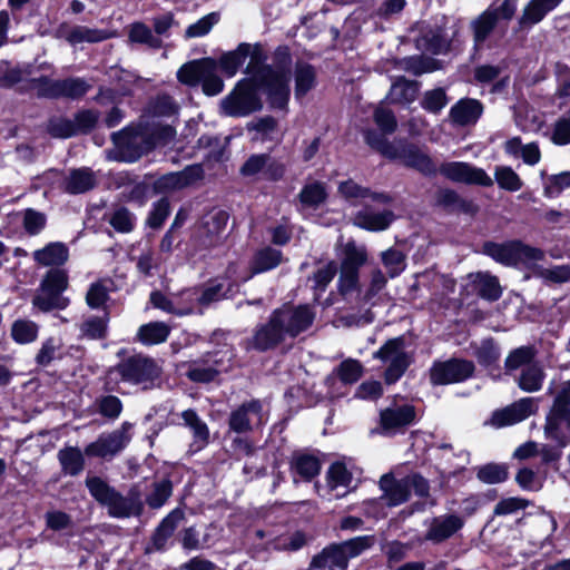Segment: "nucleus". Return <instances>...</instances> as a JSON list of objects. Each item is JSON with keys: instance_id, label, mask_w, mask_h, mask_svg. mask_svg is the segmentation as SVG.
Listing matches in <instances>:
<instances>
[{"instance_id": "obj_1", "label": "nucleus", "mask_w": 570, "mask_h": 570, "mask_svg": "<svg viewBox=\"0 0 570 570\" xmlns=\"http://www.w3.org/2000/svg\"><path fill=\"white\" fill-rule=\"evenodd\" d=\"M370 148L381 154L390 160H401L402 164L412 168L426 177H434L438 171L454 183L491 187L493 180L482 168L475 167L464 161H445L436 167L432 157L423 153L420 147L407 140H402L397 146L389 139H383L382 135L372 132L368 137Z\"/></svg>"}, {"instance_id": "obj_2", "label": "nucleus", "mask_w": 570, "mask_h": 570, "mask_svg": "<svg viewBox=\"0 0 570 570\" xmlns=\"http://www.w3.org/2000/svg\"><path fill=\"white\" fill-rule=\"evenodd\" d=\"M367 262V252L363 246H357L354 240L347 242L342 250L340 268L335 261H328L322 268L316 269L308 278L313 281L312 291L315 301L327 289L331 282L340 271L337 292L346 297L354 292H361L360 271Z\"/></svg>"}, {"instance_id": "obj_3", "label": "nucleus", "mask_w": 570, "mask_h": 570, "mask_svg": "<svg viewBox=\"0 0 570 570\" xmlns=\"http://www.w3.org/2000/svg\"><path fill=\"white\" fill-rule=\"evenodd\" d=\"M176 130L170 125L137 124L128 125L111 134L119 157L124 163H135L158 146H165L174 139Z\"/></svg>"}, {"instance_id": "obj_4", "label": "nucleus", "mask_w": 570, "mask_h": 570, "mask_svg": "<svg viewBox=\"0 0 570 570\" xmlns=\"http://www.w3.org/2000/svg\"><path fill=\"white\" fill-rule=\"evenodd\" d=\"M129 422H124L120 429L110 433H101L98 439L87 444L81 451L78 446L67 445L58 451L57 458L65 475L77 476L86 466L85 456L111 459L121 452L130 441Z\"/></svg>"}, {"instance_id": "obj_5", "label": "nucleus", "mask_w": 570, "mask_h": 570, "mask_svg": "<svg viewBox=\"0 0 570 570\" xmlns=\"http://www.w3.org/2000/svg\"><path fill=\"white\" fill-rule=\"evenodd\" d=\"M232 344H217L214 350L203 353L195 360L181 362L179 368L185 377L196 384L215 382L223 373H227L235 358Z\"/></svg>"}, {"instance_id": "obj_6", "label": "nucleus", "mask_w": 570, "mask_h": 570, "mask_svg": "<svg viewBox=\"0 0 570 570\" xmlns=\"http://www.w3.org/2000/svg\"><path fill=\"white\" fill-rule=\"evenodd\" d=\"M263 107L264 104L258 92L257 81L244 77L220 100L219 112L225 117L244 118L261 111Z\"/></svg>"}, {"instance_id": "obj_7", "label": "nucleus", "mask_w": 570, "mask_h": 570, "mask_svg": "<svg viewBox=\"0 0 570 570\" xmlns=\"http://www.w3.org/2000/svg\"><path fill=\"white\" fill-rule=\"evenodd\" d=\"M216 58L204 57L185 62L177 71V79L188 87L202 86L207 97L219 95L225 87L223 78L217 73Z\"/></svg>"}, {"instance_id": "obj_8", "label": "nucleus", "mask_w": 570, "mask_h": 570, "mask_svg": "<svg viewBox=\"0 0 570 570\" xmlns=\"http://www.w3.org/2000/svg\"><path fill=\"white\" fill-rule=\"evenodd\" d=\"M114 372L120 375V380L134 385H144L145 389L155 386L163 374L161 366L155 358L142 353L132 354L107 371L108 376Z\"/></svg>"}, {"instance_id": "obj_9", "label": "nucleus", "mask_w": 570, "mask_h": 570, "mask_svg": "<svg viewBox=\"0 0 570 570\" xmlns=\"http://www.w3.org/2000/svg\"><path fill=\"white\" fill-rule=\"evenodd\" d=\"M286 307L275 308L267 322L256 325L250 337L245 338L240 346L246 351L265 353L277 348L286 338L284 322L286 321Z\"/></svg>"}, {"instance_id": "obj_10", "label": "nucleus", "mask_w": 570, "mask_h": 570, "mask_svg": "<svg viewBox=\"0 0 570 570\" xmlns=\"http://www.w3.org/2000/svg\"><path fill=\"white\" fill-rule=\"evenodd\" d=\"M289 159L272 153L252 154L240 166L239 174L246 178H256L268 183H279L285 179Z\"/></svg>"}, {"instance_id": "obj_11", "label": "nucleus", "mask_w": 570, "mask_h": 570, "mask_svg": "<svg viewBox=\"0 0 570 570\" xmlns=\"http://www.w3.org/2000/svg\"><path fill=\"white\" fill-rule=\"evenodd\" d=\"M31 88L37 90V97L41 99L68 98L78 100L85 97L91 86L80 77L65 79H51L49 76H40L29 79Z\"/></svg>"}, {"instance_id": "obj_12", "label": "nucleus", "mask_w": 570, "mask_h": 570, "mask_svg": "<svg viewBox=\"0 0 570 570\" xmlns=\"http://www.w3.org/2000/svg\"><path fill=\"white\" fill-rule=\"evenodd\" d=\"M373 357L389 362L384 370L383 380L386 385H393L405 374L413 363V355L405 351L404 336L389 338L376 352Z\"/></svg>"}, {"instance_id": "obj_13", "label": "nucleus", "mask_w": 570, "mask_h": 570, "mask_svg": "<svg viewBox=\"0 0 570 570\" xmlns=\"http://www.w3.org/2000/svg\"><path fill=\"white\" fill-rule=\"evenodd\" d=\"M483 253L505 266H515L519 263L528 264L543 258L542 249L527 245L519 239L503 243L484 242Z\"/></svg>"}, {"instance_id": "obj_14", "label": "nucleus", "mask_w": 570, "mask_h": 570, "mask_svg": "<svg viewBox=\"0 0 570 570\" xmlns=\"http://www.w3.org/2000/svg\"><path fill=\"white\" fill-rule=\"evenodd\" d=\"M474 372L475 365L472 361L451 357L446 361H434L429 370V379L433 386L450 385L468 381Z\"/></svg>"}, {"instance_id": "obj_15", "label": "nucleus", "mask_w": 570, "mask_h": 570, "mask_svg": "<svg viewBox=\"0 0 570 570\" xmlns=\"http://www.w3.org/2000/svg\"><path fill=\"white\" fill-rule=\"evenodd\" d=\"M291 78L276 77L272 75L257 81L259 95L264 92L271 109L285 110L287 109L291 99Z\"/></svg>"}, {"instance_id": "obj_16", "label": "nucleus", "mask_w": 570, "mask_h": 570, "mask_svg": "<svg viewBox=\"0 0 570 570\" xmlns=\"http://www.w3.org/2000/svg\"><path fill=\"white\" fill-rule=\"evenodd\" d=\"M263 404L258 399L243 402L228 415L229 432L238 435L249 433L254 430L253 417L262 419Z\"/></svg>"}, {"instance_id": "obj_17", "label": "nucleus", "mask_w": 570, "mask_h": 570, "mask_svg": "<svg viewBox=\"0 0 570 570\" xmlns=\"http://www.w3.org/2000/svg\"><path fill=\"white\" fill-rule=\"evenodd\" d=\"M561 423H564L570 431V405L553 402L546 417L544 434L547 439L553 440L560 448H566L569 439L561 430Z\"/></svg>"}, {"instance_id": "obj_18", "label": "nucleus", "mask_w": 570, "mask_h": 570, "mask_svg": "<svg viewBox=\"0 0 570 570\" xmlns=\"http://www.w3.org/2000/svg\"><path fill=\"white\" fill-rule=\"evenodd\" d=\"M106 508L108 509V514L117 519L140 517L144 512L140 492L136 488H131L127 495H122L116 490Z\"/></svg>"}, {"instance_id": "obj_19", "label": "nucleus", "mask_w": 570, "mask_h": 570, "mask_svg": "<svg viewBox=\"0 0 570 570\" xmlns=\"http://www.w3.org/2000/svg\"><path fill=\"white\" fill-rule=\"evenodd\" d=\"M286 307V321L284 322V332L291 338H296L299 334L307 331L315 320V313L307 304L293 306L289 303L283 304Z\"/></svg>"}, {"instance_id": "obj_20", "label": "nucleus", "mask_w": 570, "mask_h": 570, "mask_svg": "<svg viewBox=\"0 0 570 570\" xmlns=\"http://www.w3.org/2000/svg\"><path fill=\"white\" fill-rule=\"evenodd\" d=\"M532 413H534L532 399L523 397L502 410H497L492 415V422L494 425L503 428L522 422Z\"/></svg>"}, {"instance_id": "obj_21", "label": "nucleus", "mask_w": 570, "mask_h": 570, "mask_svg": "<svg viewBox=\"0 0 570 570\" xmlns=\"http://www.w3.org/2000/svg\"><path fill=\"white\" fill-rule=\"evenodd\" d=\"M484 110L483 104L474 98H461L450 109L451 121L460 127L475 125Z\"/></svg>"}, {"instance_id": "obj_22", "label": "nucleus", "mask_w": 570, "mask_h": 570, "mask_svg": "<svg viewBox=\"0 0 570 570\" xmlns=\"http://www.w3.org/2000/svg\"><path fill=\"white\" fill-rule=\"evenodd\" d=\"M347 567L348 561L340 542H333L312 558L308 570H325L326 568L346 570Z\"/></svg>"}, {"instance_id": "obj_23", "label": "nucleus", "mask_w": 570, "mask_h": 570, "mask_svg": "<svg viewBox=\"0 0 570 570\" xmlns=\"http://www.w3.org/2000/svg\"><path fill=\"white\" fill-rule=\"evenodd\" d=\"M469 284L466 289L471 288V293L476 294L480 298L488 302H495L502 296V287L499 278L489 272H478L469 275Z\"/></svg>"}, {"instance_id": "obj_24", "label": "nucleus", "mask_w": 570, "mask_h": 570, "mask_svg": "<svg viewBox=\"0 0 570 570\" xmlns=\"http://www.w3.org/2000/svg\"><path fill=\"white\" fill-rule=\"evenodd\" d=\"M285 261L287 259L281 249L266 245L254 252L248 269L250 275L255 276L277 268Z\"/></svg>"}, {"instance_id": "obj_25", "label": "nucleus", "mask_w": 570, "mask_h": 570, "mask_svg": "<svg viewBox=\"0 0 570 570\" xmlns=\"http://www.w3.org/2000/svg\"><path fill=\"white\" fill-rule=\"evenodd\" d=\"M180 515L181 513L178 510H174L159 522L145 548V553L165 552L167 550V542L173 537Z\"/></svg>"}, {"instance_id": "obj_26", "label": "nucleus", "mask_w": 570, "mask_h": 570, "mask_svg": "<svg viewBox=\"0 0 570 570\" xmlns=\"http://www.w3.org/2000/svg\"><path fill=\"white\" fill-rule=\"evenodd\" d=\"M416 410L413 404L386 407L380 413V424L384 431H393L414 424Z\"/></svg>"}, {"instance_id": "obj_27", "label": "nucleus", "mask_w": 570, "mask_h": 570, "mask_svg": "<svg viewBox=\"0 0 570 570\" xmlns=\"http://www.w3.org/2000/svg\"><path fill=\"white\" fill-rule=\"evenodd\" d=\"M321 460L311 453L295 451L289 461V470L294 476H299L305 482H311L321 473Z\"/></svg>"}, {"instance_id": "obj_28", "label": "nucleus", "mask_w": 570, "mask_h": 570, "mask_svg": "<svg viewBox=\"0 0 570 570\" xmlns=\"http://www.w3.org/2000/svg\"><path fill=\"white\" fill-rule=\"evenodd\" d=\"M250 53V43L240 42L236 49L223 52L216 59V68L226 77L233 78Z\"/></svg>"}, {"instance_id": "obj_29", "label": "nucleus", "mask_w": 570, "mask_h": 570, "mask_svg": "<svg viewBox=\"0 0 570 570\" xmlns=\"http://www.w3.org/2000/svg\"><path fill=\"white\" fill-rule=\"evenodd\" d=\"M294 83L295 98H304L317 86L316 68L309 62L297 60L294 66Z\"/></svg>"}, {"instance_id": "obj_30", "label": "nucleus", "mask_w": 570, "mask_h": 570, "mask_svg": "<svg viewBox=\"0 0 570 570\" xmlns=\"http://www.w3.org/2000/svg\"><path fill=\"white\" fill-rule=\"evenodd\" d=\"M380 488L387 500L389 507H396L410 499L406 478L396 479L393 473L383 474L380 479Z\"/></svg>"}, {"instance_id": "obj_31", "label": "nucleus", "mask_w": 570, "mask_h": 570, "mask_svg": "<svg viewBox=\"0 0 570 570\" xmlns=\"http://www.w3.org/2000/svg\"><path fill=\"white\" fill-rule=\"evenodd\" d=\"M249 62L245 68L246 78L259 81L263 78L274 75V67L267 63L268 56L262 43L250 45Z\"/></svg>"}, {"instance_id": "obj_32", "label": "nucleus", "mask_w": 570, "mask_h": 570, "mask_svg": "<svg viewBox=\"0 0 570 570\" xmlns=\"http://www.w3.org/2000/svg\"><path fill=\"white\" fill-rule=\"evenodd\" d=\"M463 525L464 521L459 515L448 514L442 520L434 519L425 537L434 543H441L460 531Z\"/></svg>"}, {"instance_id": "obj_33", "label": "nucleus", "mask_w": 570, "mask_h": 570, "mask_svg": "<svg viewBox=\"0 0 570 570\" xmlns=\"http://www.w3.org/2000/svg\"><path fill=\"white\" fill-rule=\"evenodd\" d=\"M69 258V249L65 243L52 242L33 252V259L41 266H62Z\"/></svg>"}, {"instance_id": "obj_34", "label": "nucleus", "mask_w": 570, "mask_h": 570, "mask_svg": "<svg viewBox=\"0 0 570 570\" xmlns=\"http://www.w3.org/2000/svg\"><path fill=\"white\" fill-rule=\"evenodd\" d=\"M373 121L377 129H366L364 131V141L370 147V139L372 132L382 135L383 139H387V135H392L397 129V120L393 110L384 107H377L373 112Z\"/></svg>"}, {"instance_id": "obj_35", "label": "nucleus", "mask_w": 570, "mask_h": 570, "mask_svg": "<svg viewBox=\"0 0 570 570\" xmlns=\"http://www.w3.org/2000/svg\"><path fill=\"white\" fill-rule=\"evenodd\" d=\"M419 91L420 83L416 80L400 77L391 87V102L402 106L410 105L417 98Z\"/></svg>"}, {"instance_id": "obj_36", "label": "nucleus", "mask_w": 570, "mask_h": 570, "mask_svg": "<svg viewBox=\"0 0 570 570\" xmlns=\"http://www.w3.org/2000/svg\"><path fill=\"white\" fill-rule=\"evenodd\" d=\"M96 186L95 175L90 168L72 169L65 184V191L79 195L91 190Z\"/></svg>"}, {"instance_id": "obj_37", "label": "nucleus", "mask_w": 570, "mask_h": 570, "mask_svg": "<svg viewBox=\"0 0 570 570\" xmlns=\"http://www.w3.org/2000/svg\"><path fill=\"white\" fill-rule=\"evenodd\" d=\"M328 197L326 186L323 181L315 180L303 186L297 195L298 202L305 208H318Z\"/></svg>"}, {"instance_id": "obj_38", "label": "nucleus", "mask_w": 570, "mask_h": 570, "mask_svg": "<svg viewBox=\"0 0 570 570\" xmlns=\"http://www.w3.org/2000/svg\"><path fill=\"white\" fill-rule=\"evenodd\" d=\"M170 327L163 322H150L139 327L137 337L144 345H157L167 341Z\"/></svg>"}, {"instance_id": "obj_39", "label": "nucleus", "mask_w": 570, "mask_h": 570, "mask_svg": "<svg viewBox=\"0 0 570 570\" xmlns=\"http://www.w3.org/2000/svg\"><path fill=\"white\" fill-rule=\"evenodd\" d=\"M497 23L498 17L491 12V8L484 10L471 22L475 46L482 45L489 38Z\"/></svg>"}, {"instance_id": "obj_40", "label": "nucleus", "mask_w": 570, "mask_h": 570, "mask_svg": "<svg viewBox=\"0 0 570 570\" xmlns=\"http://www.w3.org/2000/svg\"><path fill=\"white\" fill-rule=\"evenodd\" d=\"M109 311L105 308L102 316H90L80 326L82 336L88 340H105L108 336Z\"/></svg>"}, {"instance_id": "obj_41", "label": "nucleus", "mask_w": 570, "mask_h": 570, "mask_svg": "<svg viewBox=\"0 0 570 570\" xmlns=\"http://www.w3.org/2000/svg\"><path fill=\"white\" fill-rule=\"evenodd\" d=\"M475 470L476 479L485 484H498L509 479V465L507 463L489 462Z\"/></svg>"}, {"instance_id": "obj_42", "label": "nucleus", "mask_w": 570, "mask_h": 570, "mask_svg": "<svg viewBox=\"0 0 570 570\" xmlns=\"http://www.w3.org/2000/svg\"><path fill=\"white\" fill-rule=\"evenodd\" d=\"M128 40L131 43L146 45L155 50L163 47V40L154 36L151 29L142 21H135L130 24Z\"/></svg>"}, {"instance_id": "obj_43", "label": "nucleus", "mask_w": 570, "mask_h": 570, "mask_svg": "<svg viewBox=\"0 0 570 570\" xmlns=\"http://www.w3.org/2000/svg\"><path fill=\"white\" fill-rule=\"evenodd\" d=\"M181 419L184 420L185 425L190 429L196 443H200L202 446L209 443V429L194 409L183 411Z\"/></svg>"}, {"instance_id": "obj_44", "label": "nucleus", "mask_w": 570, "mask_h": 570, "mask_svg": "<svg viewBox=\"0 0 570 570\" xmlns=\"http://www.w3.org/2000/svg\"><path fill=\"white\" fill-rule=\"evenodd\" d=\"M154 178L153 174H146L141 181L135 183L130 189L121 193V199L125 203H130L137 207H144L150 197V179Z\"/></svg>"}, {"instance_id": "obj_45", "label": "nucleus", "mask_w": 570, "mask_h": 570, "mask_svg": "<svg viewBox=\"0 0 570 570\" xmlns=\"http://www.w3.org/2000/svg\"><path fill=\"white\" fill-rule=\"evenodd\" d=\"M423 47L432 55H445L452 50L453 40H449L444 35V29L438 27L435 30H430L423 37Z\"/></svg>"}, {"instance_id": "obj_46", "label": "nucleus", "mask_w": 570, "mask_h": 570, "mask_svg": "<svg viewBox=\"0 0 570 570\" xmlns=\"http://www.w3.org/2000/svg\"><path fill=\"white\" fill-rule=\"evenodd\" d=\"M70 299L60 293L42 292L32 298V305L43 313L66 309Z\"/></svg>"}, {"instance_id": "obj_47", "label": "nucleus", "mask_w": 570, "mask_h": 570, "mask_svg": "<svg viewBox=\"0 0 570 570\" xmlns=\"http://www.w3.org/2000/svg\"><path fill=\"white\" fill-rule=\"evenodd\" d=\"M69 285L67 271L52 267L45 274L40 283L41 292H53L62 294Z\"/></svg>"}, {"instance_id": "obj_48", "label": "nucleus", "mask_w": 570, "mask_h": 570, "mask_svg": "<svg viewBox=\"0 0 570 570\" xmlns=\"http://www.w3.org/2000/svg\"><path fill=\"white\" fill-rule=\"evenodd\" d=\"M171 207L168 197L164 196L154 202L146 218V225L154 229L159 230L167 218L170 216Z\"/></svg>"}, {"instance_id": "obj_49", "label": "nucleus", "mask_w": 570, "mask_h": 570, "mask_svg": "<svg viewBox=\"0 0 570 570\" xmlns=\"http://www.w3.org/2000/svg\"><path fill=\"white\" fill-rule=\"evenodd\" d=\"M173 493V482L169 475L153 483V490L146 497V503L151 509L161 508Z\"/></svg>"}, {"instance_id": "obj_50", "label": "nucleus", "mask_w": 570, "mask_h": 570, "mask_svg": "<svg viewBox=\"0 0 570 570\" xmlns=\"http://www.w3.org/2000/svg\"><path fill=\"white\" fill-rule=\"evenodd\" d=\"M376 538L373 534H364L340 542L347 561L360 557L374 547Z\"/></svg>"}, {"instance_id": "obj_51", "label": "nucleus", "mask_w": 570, "mask_h": 570, "mask_svg": "<svg viewBox=\"0 0 570 570\" xmlns=\"http://www.w3.org/2000/svg\"><path fill=\"white\" fill-rule=\"evenodd\" d=\"M394 214L391 210L374 214H360L357 216L358 226L370 232H381L389 228L393 222Z\"/></svg>"}, {"instance_id": "obj_52", "label": "nucleus", "mask_w": 570, "mask_h": 570, "mask_svg": "<svg viewBox=\"0 0 570 570\" xmlns=\"http://www.w3.org/2000/svg\"><path fill=\"white\" fill-rule=\"evenodd\" d=\"M85 484L90 495L101 505L106 507L116 489L100 476H87Z\"/></svg>"}, {"instance_id": "obj_53", "label": "nucleus", "mask_w": 570, "mask_h": 570, "mask_svg": "<svg viewBox=\"0 0 570 570\" xmlns=\"http://www.w3.org/2000/svg\"><path fill=\"white\" fill-rule=\"evenodd\" d=\"M47 134L51 138L68 139L77 136L73 127V121L63 116H52L48 119Z\"/></svg>"}, {"instance_id": "obj_54", "label": "nucleus", "mask_w": 570, "mask_h": 570, "mask_svg": "<svg viewBox=\"0 0 570 570\" xmlns=\"http://www.w3.org/2000/svg\"><path fill=\"white\" fill-rule=\"evenodd\" d=\"M39 327L33 321L17 320L11 326V337L18 344H29L37 340Z\"/></svg>"}, {"instance_id": "obj_55", "label": "nucleus", "mask_w": 570, "mask_h": 570, "mask_svg": "<svg viewBox=\"0 0 570 570\" xmlns=\"http://www.w3.org/2000/svg\"><path fill=\"white\" fill-rule=\"evenodd\" d=\"M106 39H108V33L106 30L80 26L72 28L67 37V40L71 43H96Z\"/></svg>"}, {"instance_id": "obj_56", "label": "nucleus", "mask_w": 570, "mask_h": 570, "mask_svg": "<svg viewBox=\"0 0 570 570\" xmlns=\"http://www.w3.org/2000/svg\"><path fill=\"white\" fill-rule=\"evenodd\" d=\"M108 223L117 233L128 234L135 228L136 216L127 207L119 206L114 210Z\"/></svg>"}, {"instance_id": "obj_57", "label": "nucleus", "mask_w": 570, "mask_h": 570, "mask_svg": "<svg viewBox=\"0 0 570 570\" xmlns=\"http://www.w3.org/2000/svg\"><path fill=\"white\" fill-rule=\"evenodd\" d=\"M337 376L343 384L356 383L364 373V367L358 360L347 358L342 361L337 368Z\"/></svg>"}, {"instance_id": "obj_58", "label": "nucleus", "mask_w": 570, "mask_h": 570, "mask_svg": "<svg viewBox=\"0 0 570 570\" xmlns=\"http://www.w3.org/2000/svg\"><path fill=\"white\" fill-rule=\"evenodd\" d=\"M475 357L478 363L484 368L498 367L500 358V350L494 344L493 340H485L481 346L475 351Z\"/></svg>"}, {"instance_id": "obj_59", "label": "nucleus", "mask_w": 570, "mask_h": 570, "mask_svg": "<svg viewBox=\"0 0 570 570\" xmlns=\"http://www.w3.org/2000/svg\"><path fill=\"white\" fill-rule=\"evenodd\" d=\"M326 482L331 489L347 487L352 482V473L344 462L335 461L328 466Z\"/></svg>"}, {"instance_id": "obj_60", "label": "nucleus", "mask_w": 570, "mask_h": 570, "mask_svg": "<svg viewBox=\"0 0 570 570\" xmlns=\"http://www.w3.org/2000/svg\"><path fill=\"white\" fill-rule=\"evenodd\" d=\"M99 120V112L94 109H81L73 115V127L79 135H89Z\"/></svg>"}, {"instance_id": "obj_61", "label": "nucleus", "mask_w": 570, "mask_h": 570, "mask_svg": "<svg viewBox=\"0 0 570 570\" xmlns=\"http://www.w3.org/2000/svg\"><path fill=\"white\" fill-rule=\"evenodd\" d=\"M381 261L391 278L397 277L405 268V255L394 247L384 250Z\"/></svg>"}, {"instance_id": "obj_62", "label": "nucleus", "mask_w": 570, "mask_h": 570, "mask_svg": "<svg viewBox=\"0 0 570 570\" xmlns=\"http://www.w3.org/2000/svg\"><path fill=\"white\" fill-rule=\"evenodd\" d=\"M494 178L501 189L511 193L520 190L523 186L520 176L509 166L498 167Z\"/></svg>"}, {"instance_id": "obj_63", "label": "nucleus", "mask_w": 570, "mask_h": 570, "mask_svg": "<svg viewBox=\"0 0 570 570\" xmlns=\"http://www.w3.org/2000/svg\"><path fill=\"white\" fill-rule=\"evenodd\" d=\"M570 187V171L547 176L543 183V195L547 198H556Z\"/></svg>"}, {"instance_id": "obj_64", "label": "nucleus", "mask_w": 570, "mask_h": 570, "mask_svg": "<svg viewBox=\"0 0 570 570\" xmlns=\"http://www.w3.org/2000/svg\"><path fill=\"white\" fill-rule=\"evenodd\" d=\"M273 67L276 77L291 78L292 53L286 45L276 47L273 53Z\"/></svg>"}]
</instances>
